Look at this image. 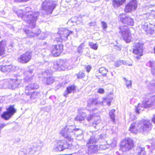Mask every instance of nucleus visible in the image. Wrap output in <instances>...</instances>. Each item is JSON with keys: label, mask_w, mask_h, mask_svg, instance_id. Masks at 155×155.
I'll return each mask as SVG.
<instances>
[{"label": "nucleus", "mask_w": 155, "mask_h": 155, "mask_svg": "<svg viewBox=\"0 0 155 155\" xmlns=\"http://www.w3.org/2000/svg\"><path fill=\"white\" fill-rule=\"evenodd\" d=\"M80 130L81 133L82 130L79 129H76L73 125L67 126L62 128L60 132V134L63 137L65 140H59L57 141V145L54 146L53 150L56 152L61 151L68 148L70 144L68 141L71 142L73 140L72 136L74 135H78L77 131Z\"/></svg>", "instance_id": "f257e3e1"}, {"label": "nucleus", "mask_w": 155, "mask_h": 155, "mask_svg": "<svg viewBox=\"0 0 155 155\" xmlns=\"http://www.w3.org/2000/svg\"><path fill=\"white\" fill-rule=\"evenodd\" d=\"M30 10L31 9L29 7L25 8V12L26 15L25 16L23 17V19L29 24V28L33 29L36 26V21L37 19L38 13V12H33Z\"/></svg>", "instance_id": "f03ea898"}, {"label": "nucleus", "mask_w": 155, "mask_h": 155, "mask_svg": "<svg viewBox=\"0 0 155 155\" xmlns=\"http://www.w3.org/2000/svg\"><path fill=\"white\" fill-rule=\"evenodd\" d=\"M155 104V95L151 96V94H146L142 104H138L136 108V112L139 114L140 112L143 111L144 108L150 107Z\"/></svg>", "instance_id": "7ed1b4c3"}, {"label": "nucleus", "mask_w": 155, "mask_h": 155, "mask_svg": "<svg viewBox=\"0 0 155 155\" xmlns=\"http://www.w3.org/2000/svg\"><path fill=\"white\" fill-rule=\"evenodd\" d=\"M113 98L110 96H108L106 98H104L102 101H100L96 99H90L88 101L87 107L91 108L90 110H94L97 109L96 106L98 105H110L112 101Z\"/></svg>", "instance_id": "20e7f679"}, {"label": "nucleus", "mask_w": 155, "mask_h": 155, "mask_svg": "<svg viewBox=\"0 0 155 155\" xmlns=\"http://www.w3.org/2000/svg\"><path fill=\"white\" fill-rule=\"evenodd\" d=\"M73 62L71 60H60L58 62H55L54 68L59 70H64L66 68L70 70L74 67Z\"/></svg>", "instance_id": "39448f33"}, {"label": "nucleus", "mask_w": 155, "mask_h": 155, "mask_svg": "<svg viewBox=\"0 0 155 155\" xmlns=\"http://www.w3.org/2000/svg\"><path fill=\"white\" fill-rule=\"evenodd\" d=\"M56 6L54 2L46 0L42 3L41 10L46 14H51Z\"/></svg>", "instance_id": "423d86ee"}, {"label": "nucleus", "mask_w": 155, "mask_h": 155, "mask_svg": "<svg viewBox=\"0 0 155 155\" xmlns=\"http://www.w3.org/2000/svg\"><path fill=\"white\" fill-rule=\"evenodd\" d=\"M73 34V31H69L67 29L62 28L58 32V36L56 38V40L58 42H61L66 41L68 36Z\"/></svg>", "instance_id": "0eeeda50"}, {"label": "nucleus", "mask_w": 155, "mask_h": 155, "mask_svg": "<svg viewBox=\"0 0 155 155\" xmlns=\"http://www.w3.org/2000/svg\"><path fill=\"white\" fill-rule=\"evenodd\" d=\"M119 33L121 34L123 39L127 43L130 42L132 38L131 31L126 26H122L119 28Z\"/></svg>", "instance_id": "6e6552de"}, {"label": "nucleus", "mask_w": 155, "mask_h": 155, "mask_svg": "<svg viewBox=\"0 0 155 155\" xmlns=\"http://www.w3.org/2000/svg\"><path fill=\"white\" fill-rule=\"evenodd\" d=\"M134 146L132 140L128 138L124 139L121 142L120 149L122 151L125 152L131 150Z\"/></svg>", "instance_id": "1a4fd4ad"}, {"label": "nucleus", "mask_w": 155, "mask_h": 155, "mask_svg": "<svg viewBox=\"0 0 155 155\" xmlns=\"http://www.w3.org/2000/svg\"><path fill=\"white\" fill-rule=\"evenodd\" d=\"M139 132L143 134H145L150 131L152 127V125L150 121L144 120L139 124Z\"/></svg>", "instance_id": "9d476101"}, {"label": "nucleus", "mask_w": 155, "mask_h": 155, "mask_svg": "<svg viewBox=\"0 0 155 155\" xmlns=\"http://www.w3.org/2000/svg\"><path fill=\"white\" fill-rule=\"evenodd\" d=\"M7 87L9 88L14 89L17 88L21 82V80L17 77L8 79Z\"/></svg>", "instance_id": "9b49d317"}, {"label": "nucleus", "mask_w": 155, "mask_h": 155, "mask_svg": "<svg viewBox=\"0 0 155 155\" xmlns=\"http://www.w3.org/2000/svg\"><path fill=\"white\" fill-rule=\"evenodd\" d=\"M143 51V44L142 43H137L134 45L133 53L138 55L135 57L137 59H139L142 55Z\"/></svg>", "instance_id": "f8f14e48"}, {"label": "nucleus", "mask_w": 155, "mask_h": 155, "mask_svg": "<svg viewBox=\"0 0 155 155\" xmlns=\"http://www.w3.org/2000/svg\"><path fill=\"white\" fill-rule=\"evenodd\" d=\"M32 52L27 51L21 55L18 58L19 62L25 64L28 62L31 58Z\"/></svg>", "instance_id": "ddd939ff"}, {"label": "nucleus", "mask_w": 155, "mask_h": 155, "mask_svg": "<svg viewBox=\"0 0 155 155\" xmlns=\"http://www.w3.org/2000/svg\"><path fill=\"white\" fill-rule=\"evenodd\" d=\"M16 110L13 106H10L6 112H4L2 115V117L6 120H8L15 112Z\"/></svg>", "instance_id": "4468645a"}, {"label": "nucleus", "mask_w": 155, "mask_h": 155, "mask_svg": "<svg viewBox=\"0 0 155 155\" xmlns=\"http://www.w3.org/2000/svg\"><path fill=\"white\" fill-rule=\"evenodd\" d=\"M63 50V45L61 44L53 45L52 47L51 53L54 56H58L62 53Z\"/></svg>", "instance_id": "2eb2a0df"}, {"label": "nucleus", "mask_w": 155, "mask_h": 155, "mask_svg": "<svg viewBox=\"0 0 155 155\" xmlns=\"http://www.w3.org/2000/svg\"><path fill=\"white\" fill-rule=\"evenodd\" d=\"M137 7V1L136 0H133L126 5L124 9L125 11L126 12H131L133 10H135Z\"/></svg>", "instance_id": "dca6fc26"}, {"label": "nucleus", "mask_w": 155, "mask_h": 155, "mask_svg": "<svg viewBox=\"0 0 155 155\" xmlns=\"http://www.w3.org/2000/svg\"><path fill=\"white\" fill-rule=\"evenodd\" d=\"M42 145V142L39 140L33 143H32V147L31 148H29V149L31 150V153L33 154L36 151L40 150L41 149Z\"/></svg>", "instance_id": "f3484780"}, {"label": "nucleus", "mask_w": 155, "mask_h": 155, "mask_svg": "<svg viewBox=\"0 0 155 155\" xmlns=\"http://www.w3.org/2000/svg\"><path fill=\"white\" fill-rule=\"evenodd\" d=\"M36 31H34V30H25V31L28 37L32 38L38 36L41 33V31L39 29H37Z\"/></svg>", "instance_id": "a211bd4d"}, {"label": "nucleus", "mask_w": 155, "mask_h": 155, "mask_svg": "<svg viewBox=\"0 0 155 155\" xmlns=\"http://www.w3.org/2000/svg\"><path fill=\"white\" fill-rule=\"evenodd\" d=\"M120 21L123 23L130 26H133L134 24L133 19L130 17L125 16L120 18Z\"/></svg>", "instance_id": "6ab92c4d"}, {"label": "nucleus", "mask_w": 155, "mask_h": 155, "mask_svg": "<svg viewBox=\"0 0 155 155\" xmlns=\"http://www.w3.org/2000/svg\"><path fill=\"white\" fill-rule=\"evenodd\" d=\"M39 88V85L37 84L31 83L26 87L25 88V93L27 95L30 94V91L31 90L38 89Z\"/></svg>", "instance_id": "aec40b11"}, {"label": "nucleus", "mask_w": 155, "mask_h": 155, "mask_svg": "<svg viewBox=\"0 0 155 155\" xmlns=\"http://www.w3.org/2000/svg\"><path fill=\"white\" fill-rule=\"evenodd\" d=\"M138 125L139 124L137 123H133L131 124L129 130L132 133L137 134L139 132V128H139V126H138Z\"/></svg>", "instance_id": "412c9836"}, {"label": "nucleus", "mask_w": 155, "mask_h": 155, "mask_svg": "<svg viewBox=\"0 0 155 155\" xmlns=\"http://www.w3.org/2000/svg\"><path fill=\"white\" fill-rule=\"evenodd\" d=\"M75 88V87L73 85L68 87H67L66 91L64 93V96L66 97L68 94L74 93Z\"/></svg>", "instance_id": "4be33fe9"}, {"label": "nucleus", "mask_w": 155, "mask_h": 155, "mask_svg": "<svg viewBox=\"0 0 155 155\" xmlns=\"http://www.w3.org/2000/svg\"><path fill=\"white\" fill-rule=\"evenodd\" d=\"M31 153V150L29 148H21L18 152V155H32Z\"/></svg>", "instance_id": "5701e85b"}, {"label": "nucleus", "mask_w": 155, "mask_h": 155, "mask_svg": "<svg viewBox=\"0 0 155 155\" xmlns=\"http://www.w3.org/2000/svg\"><path fill=\"white\" fill-rule=\"evenodd\" d=\"M79 110V114L75 117V120L76 121H81L84 120L86 115L85 113L83 112L81 110Z\"/></svg>", "instance_id": "b1692460"}, {"label": "nucleus", "mask_w": 155, "mask_h": 155, "mask_svg": "<svg viewBox=\"0 0 155 155\" xmlns=\"http://www.w3.org/2000/svg\"><path fill=\"white\" fill-rule=\"evenodd\" d=\"M6 45L5 41H2L0 42V55L5 54Z\"/></svg>", "instance_id": "393cba45"}, {"label": "nucleus", "mask_w": 155, "mask_h": 155, "mask_svg": "<svg viewBox=\"0 0 155 155\" xmlns=\"http://www.w3.org/2000/svg\"><path fill=\"white\" fill-rule=\"evenodd\" d=\"M54 81V78L52 76L45 77L43 80V82L47 85H50Z\"/></svg>", "instance_id": "a878e982"}, {"label": "nucleus", "mask_w": 155, "mask_h": 155, "mask_svg": "<svg viewBox=\"0 0 155 155\" xmlns=\"http://www.w3.org/2000/svg\"><path fill=\"white\" fill-rule=\"evenodd\" d=\"M146 65L151 68L152 74L155 76V62L154 61H150L148 62Z\"/></svg>", "instance_id": "bb28decb"}, {"label": "nucleus", "mask_w": 155, "mask_h": 155, "mask_svg": "<svg viewBox=\"0 0 155 155\" xmlns=\"http://www.w3.org/2000/svg\"><path fill=\"white\" fill-rule=\"evenodd\" d=\"M88 148V150L91 153H95L97 152L98 150V147L97 146L94 145H87Z\"/></svg>", "instance_id": "cd10ccee"}, {"label": "nucleus", "mask_w": 155, "mask_h": 155, "mask_svg": "<svg viewBox=\"0 0 155 155\" xmlns=\"http://www.w3.org/2000/svg\"><path fill=\"white\" fill-rule=\"evenodd\" d=\"M142 28L146 32L147 34H152L153 32V30L150 27H149L147 23H145L142 26Z\"/></svg>", "instance_id": "c85d7f7f"}, {"label": "nucleus", "mask_w": 155, "mask_h": 155, "mask_svg": "<svg viewBox=\"0 0 155 155\" xmlns=\"http://www.w3.org/2000/svg\"><path fill=\"white\" fill-rule=\"evenodd\" d=\"M12 66L11 65H5L2 66L1 68V70L3 72H10L12 68Z\"/></svg>", "instance_id": "c756f323"}, {"label": "nucleus", "mask_w": 155, "mask_h": 155, "mask_svg": "<svg viewBox=\"0 0 155 155\" xmlns=\"http://www.w3.org/2000/svg\"><path fill=\"white\" fill-rule=\"evenodd\" d=\"M97 140H98L97 138H96V136L93 135L90 137L88 142L87 143V145L95 144L96 143Z\"/></svg>", "instance_id": "7c9ffc66"}, {"label": "nucleus", "mask_w": 155, "mask_h": 155, "mask_svg": "<svg viewBox=\"0 0 155 155\" xmlns=\"http://www.w3.org/2000/svg\"><path fill=\"white\" fill-rule=\"evenodd\" d=\"M144 149L145 148L144 147H137L136 150L137 154H146Z\"/></svg>", "instance_id": "2f4dec72"}, {"label": "nucleus", "mask_w": 155, "mask_h": 155, "mask_svg": "<svg viewBox=\"0 0 155 155\" xmlns=\"http://www.w3.org/2000/svg\"><path fill=\"white\" fill-rule=\"evenodd\" d=\"M30 93L28 95H31L30 98L31 99H35L39 97V93L37 92H32L31 91H30Z\"/></svg>", "instance_id": "473e14b6"}, {"label": "nucleus", "mask_w": 155, "mask_h": 155, "mask_svg": "<svg viewBox=\"0 0 155 155\" xmlns=\"http://www.w3.org/2000/svg\"><path fill=\"white\" fill-rule=\"evenodd\" d=\"M113 3L114 7L115 8H117L123 4V2L121 1H120L114 0Z\"/></svg>", "instance_id": "72a5a7b5"}, {"label": "nucleus", "mask_w": 155, "mask_h": 155, "mask_svg": "<svg viewBox=\"0 0 155 155\" xmlns=\"http://www.w3.org/2000/svg\"><path fill=\"white\" fill-rule=\"evenodd\" d=\"M33 71V70L31 69L29 71H28L25 73V75L26 76L25 78L26 80H28L29 79H30V76H32V73Z\"/></svg>", "instance_id": "f704fd0d"}, {"label": "nucleus", "mask_w": 155, "mask_h": 155, "mask_svg": "<svg viewBox=\"0 0 155 155\" xmlns=\"http://www.w3.org/2000/svg\"><path fill=\"white\" fill-rule=\"evenodd\" d=\"M147 19H152L155 18V11L152 10L150 13L147 14Z\"/></svg>", "instance_id": "c9c22d12"}, {"label": "nucleus", "mask_w": 155, "mask_h": 155, "mask_svg": "<svg viewBox=\"0 0 155 155\" xmlns=\"http://www.w3.org/2000/svg\"><path fill=\"white\" fill-rule=\"evenodd\" d=\"M89 45L90 48L94 50H97L98 47V45L96 43H94L93 42H90L88 43Z\"/></svg>", "instance_id": "e433bc0d"}, {"label": "nucleus", "mask_w": 155, "mask_h": 155, "mask_svg": "<svg viewBox=\"0 0 155 155\" xmlns=\"http://www.w3.org/2000/svg\"><path fill=\"white\" fill-rule=\"evenodd\" d=\"M123 80L125 82V84L127 88H130L132 87V83L131 81L128 80L125 78H123Z\"/></svg>", "instance_id": "4c0bfd02"}, {"label": "nucleus", "mask_w": 155, "mask_h": 155, "mask_svg": "<svg viewBox=\"0 0 155 155\" xmlns=\"http://www.w3.org/2000/svg\"><path fill=\"white\" fill-rule=\"evenodd\" d=\"M107 71L108 70L104 67L101 68L99 70V72L103 76H105L106 74Z\"/></svg>", "instance_id": "58836bf2"}, {"label": "nucleus", "mask_w": 155, "mask_h": 155, "mask_svg": "<svg viewBox=\"0 0 155 155\" xmlns=\"http://www.w3.org/2000/svg\"><path fill=\"white\" fill-rule=\"evenodd\" d=\"M126 64V62L125 61L123 60H119L117 61L115 64V66L117 67H119L122 64L125 65Z\"/></svg>", "instance_id": "ea45409f"}, {"label": "nucleus", "mask_w": 155, "mask_h": 155, "mask_svg": "<svg viewBox=\"0 0 155 155\" xmlns=\"http://www.w3.org/2000/svg\"><path fill=\"white\" fill-rule=\"evenodd\" d=\"M115 110L113 109H112L109 112L110 116L113 122H114L115 120Z\"/></svg>", "instance_id": "a19ab883"}, {"label": "nucleus", "mask_w": 155, "mask_h": 155, "mask_svg": "<svg viewBox=\"0 0 155 155\" xmlns=\"http://www.w3.org/2000/svg\"><path fill=\"white\" fill-rule=\"evenodd\" d=\"M14 11L17 14L18 16V17H20L22 18L23 19V17L24 16H25V15H23V12L22 10H19L18 11L15 10L14 9Z\"/></svg>", "instance_id": "79ce46f5"}, {"label": "nucleus", "mask_w": 155, "mask_h": 155, "mask_svg": "<svg viewBox=\"0 0 155 155\" xmlns=\"http://www.w3.org/2000/svg\"><path fill=\"white\" fill-rule=\"evenodd\" d=\"M101 121L100 117H97V119H95L93 123V126L96 128V126H94V124L97 125L100 123Z\"/></svg>", "instance_id": "37998d69"}, {"label": "nucleus", "mask_w": 155, "mask_h": 155, "mask_svg": "<svg viewBox=\"0 0 155 155\" xmlns=\"http://www.w3.org/2000/svg\"><path fill=\"white\" fill-rule=\"evenodd\" d=\"M150 89L152 90V92H155V83L151 82L148 86Z\"/></svg>", "instance_id": "c03bdc74"}, {"label": "nucleus", "mask_w": 155, "mask_h": 155, "mask_svg": "<svg viewBox=\"0 0 155 155\" xmlns=\"http://www.w3.org/2000/svg\"><path fill=\"white\" fill-rule=\"evenodd\" d=\"M150 142L151 144L150 149H151V148L153 149H154L155 147V137L152 138V139L150 140Z\"/></svg>", "instance_id": "a18cd8bd"}, {"label": "nucleus", "mask_w": 155, "mask_h": 155, "mask_svg": "<svg viewBox=\"0 0 155 155\" xmlns=\"http://www.w3.org/2000/svg\"><path fill=\"white\" fill-rule=\"evenodd\" d=\"M111 146L114 147L116 146L117 145V142L115 139H113L111 140V143L110 144Z\"/></svg>", "instance_id": "49530a36"}, {"label": "nucleus", "mask_w": 155, "mask_h": 155, "mask_svg": "<svg viewBox=\"0 0 155 155\" xmlns=\"http://www.w3.org/2000/svg\"><path fill=\"white\" fill-rule=\"evenodd\" d=\"M84 43H81L78 48V52L79 53L81 52V51L82 50L84 49Z\"/></svg>", "instance_id": "de8ad7c7"}, {"label": "nucleus", "mask_w": 155, "mask_h": 155, "mask_svg": "<svg viewBox=\"0 0 155 155\" xmlns=\"http://www.w3.org/2000/svg\"><path fill=\"white\" fill-rule=\"evenodd\" d=\"M108 146L107 144H101L99 146V148L101 150H105L107 149Z\"/></svg>", "instance_id": "09e8293b"}, {"label": "nucleus", "mask_w": 155, "mask_h": 155, "mask_svg": "<svg viewBox=\"0 0 155 155\" xmlns=\"http://www.w3.org/2000/svg\"><path fill=\"white\" fill-rule=\"evenodd\" d=\"M85 76L84 73L80 72L77 75V77L78 78H83Z\"/></svg>", "instance_id": "8fccbe9b"}, {"label": "nucleus", "mask_w": 155, "mask_h": 155, "mask_svg": "<svg viewBox=\"0 0 155 155\" xmlns=\"http://www.w3.org/2000/svg\"><path fill=\"white\" fill-rule=\"evenodd\" d=\"M46 37H47V35L45 33H43L41 34L40 39L43 40L45 39Z\"/></svg>", "instance_id": "3c124183"}, {"label": "nucleus", "mask_w": 155, "mask_h": 155, "mask_svg": "<svg viewBox=\"0 0 155 155\" xmlns=\"http://www.w3.org/2000/svg\"><path fill=\"white\" fill-rule=\"evenodd\" d=\"M101 24L102 26L104 29H106L107 28V25L106 22L104 21H101Z\"/></svg>", "instance_id": "603ef678"}, {"label": "nucleus", "mask_w": 155, "mask_h": 155, "mask_svg": "<svg viewBox=\"0 0 155 155\" xmlns=\"http://www.w3.org/2000/svg\"><path fill=\"white\" fill-rule=\"evenodd\" d=\"M93 116V115L90 114L87 116L86 119L88 121H89L92 119Z\"/></svg>", "instance_id": "864d4df0"}, {"label": "nucleus", "mask_w": 155, "mask_h": 155, "mask_svg": "<svg viewBox=\"0 0 155 155\" xmlns=\"http://www.w3.org/2000/svg\"><path fill=\"white\" fill-rule=\"evenodd\" d=\"M14 1L15 2H27L28 1H29L30 0H14Z\"/></svg>", "instance_id": "5fc2aeb1"}, {"label": "nucleus", "mask_w": 155, "mask_h": 155, "mask_svg": "<svg viewBox=\"0 0 155 155\" xmlns=\"http://www.w3.org/2000/svg\"><path fill=\"white\" fill-rule=\"evenodd\" d=\"M85 68L86 69L87 71L89 73L91 69V67L90 65H87L85 67Z\"/></svg>", "instance_id": "6e6d98bb"}, {"label": "nucleus", "mask_w": 155, "mask_h": 155, "mask_svg": "<svg viewBox=\"0 0 155 155\" xmlns=\"http://www.w3.org/2000/svg\"><path fill=\"white\" fill-rule=\"evenodd\" d=\"M97 92L101 94H103L104 92V90L103 88H99L97 91Z\"/></svg>", "instance_id": "4d7b16f0"}, {"label": "nucleus", "mask_w": 155, "mask_h": 155, "mask_svg": "<svg viewBox=\"0 0 155 155\" xmlns=\"http://www.w3.org/2000/svg\"><path fill=\"white\" fill-rule=\"evenodd\" d=\"M114 48L116 50L119 51H120L121 49V47L119 45H114Z\"/></svg>", "instance_id": "13d9d810"}, {"label": "nucleus", "mask_w": 155, "mask_h": 155, "mask_svg": "<svg viewBox=\"0 0 155 155\" xmlns=\"http://www.w3.org/2000/svg\"><path fill=\"white\" fill-rule=\"evenodd\" d=\"M96 24V23L95 22H91L88 23V25H89V26L91 27V26H94Z\"/></svg>", "instance_id": "bf43d9fd"}, {"label": "nucleus", "mask_w": 155, "mask_h": 155, "mask_svg": "<svg viewBox=\"0 0 155 155\" xmlns=\"http://www.w3.org/2000/svg\"><path fill=\"white\" fill-rule=\"evenodd\" d=\"M73 18H71L70 20H69L68 22V23L69 24H70L71 23H73V25H74V24H75L76 23V22L75 21H73Z\"/></svg>", "instance_id": "052dcab7"}, {"label": "nucleus", "mask_w": 155, "mask_h": 155, "mask_svg": "<svg viewBox=\"0 0 155 155\" xmlns=\"http://www.w3.org/2000/svg\"><path fill=\"white\" fill-rule=\"evenodd\" d=\"M152 121L155 124V114L153 116L152 119Z\"/></svg>", "instance_id": "680f3d73"}, {"label": "nucleus", "mask_w": 155, "mask_h": 155, "mask_svg": "<svg viewBox=\"0 0 155 155\" xmlns=\"http://www.w3.org/2000/svg\"><path fill=\"white\" fill-rule=\"evenodd\" d=\"M12 47H13L12 44H10L9 46L8 47V48H9V49L11 48Z\"/></svg>", "instance_id": "e2e57ef3"}, {"label": "nucleus", "mask_w": 155, "mask_h": 155, "mask_svg": "<svg viewBox=\"0 0 155 155\" xmlns=\"http://www.w3.org/2000/svg\"><path fill=\"white\" fill-rule=\"evenodd\" d=\"M114 155H121L118 152H116Z\"/></svg>", "instance_id": "0e129e2a"}, {"label": "nucleus", "mask_w": 155, "mask_h": 155, "mask_svg": "<svg viewBox=\"0 0 155 155\" xmlns=\"http://www.w3.org/2000/svg\"><path fill=\"white\" fill-rule=\"evenodd\" d=\"M48 73H49V74H50V71H48V70H47V71H45V73L46 74H48Z\"/></svg>", "instance_id": "69168bd1"}, {"label": "nucleus", "mask_w": 155, "mask_h": 155, "mask_svg": "<svg viewBox=\"0 0 155 155\" xmlns=\"http://www.w3.org/2000/svg\"><path fill=\"white\" fill-rule=\"evenodd\" d=\"M154 53L155 54V48H154Z\"/></svg>", "instance_id": "338daca9"}, {"label": "nucleus", "mask_w": 155, "mask_h": 155, "mask_svg": "<svg viewBox=\"0 0 155 155\" xmlns=\"http://www.w3.org/2000/svg\"><path fill=\"white\" fill-rule=\"evenodd\" d=\"M137 155H146V154H137Z\"/></svg>", "instance_id": "774afa93"}]
</instances>
